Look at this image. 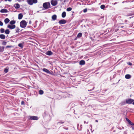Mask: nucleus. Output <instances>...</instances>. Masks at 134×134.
Masks as SVG:
<instances>
[{
    "label": "nucleus",
    "instance_id": "obj_26",
    "mask_svg": "<svg viewBox=\"0 0 134 134\" xmlns=\"http://www.w3.org/2000/svg\"><path fill=\"white\" fill-rule=\"evenodd\" d=\"M20 30V29L19 27H17L15 30L16 32H18Z\"/></svg>",
    "mask_w": 134,
    "mask_h": 134
},
{
    "label": "nucleus",
    "instance_id": "obj_28",
    "mask_svg": "<svg viewBox=\"0 0 134 134\" xmlns=\"http://www.w3.org/2000/svg\"><path fill=\"white\" fill-rule=\"evenodd\" d=\"M72 8L71 7H69L66 10L68 11H71L72 10Z\"/></svg>",
    "mask_w": 134,
    "mask_h": 134
},
{
    "label": "nucleus",
    "instance_id": "obj_20",
    "mask_svg": "<svg viewBox=\"0 0 134 134\" xmlns=\"http://www.w3.org/2000/svg\"><path fill=\"white\" fill-rule=\"evenodd\" d=\"M66 16V13L65 12H63L62 13V17L65 18Z\"/></svg>",
    "mask_w": 134,
    "mask_h": 134
},
{
    "label": "nucleus",
    "instance_id": "obj_40",
    "mask_svg": "<svg viewBox=\"0 0 134 134\" xmlns=\"http://www.w3.org/2000/svg\"><path fill=\"white\" fill-rule=\"evenodd\" d=\"M24 102L23 101H22L21 102V104H24Z\"/></svg>",
    "mask_w": 134,
    "mask_h": 134
},
{
    "label": "nucleus",
    "instance_id": "obj_4",
    "mask_svg": "<svg viewBox=\"0 0 134 134\" xmlns=\"http://www.w3.org/2000/svg\"><path fill=\"white\" fill-rule=\"evenodd\" d=\"M134 101V100L131 98L127 99L126 100V103L127 104H130L133 103V102Z\"/></svg>",
    "mask_w": 134,
    "mask_h": 134
},
{
    "label": "nucleus",
    "instance_id": "obj_21",
    "mask_svg": "<svg viewBox=\"0 0 134 134\" xmlns=\"http://www.w3.org/2000/svg\"><path fill=\"white\" fill-rule=\"evenodd\" d=\"M4 47L0 46V52H3L4 51Z\"/></svg>",
    "mask_w": 134,
    "mask_h": 134
},
{
    "label": "nucleus",
    "instance_id": "obj_24",
    "mask_svg": "<svg viewBox=\"0 0 134 134\" xmlns=\"http://www.w3.org/2000/svg\"><path fill=\"white\" fill-rule=\"evenodd\" d=\"M15 23V21L14 20H12L9 23L12 25H13Z\"/></svg>",
    "mask_w": 134,
    "mask_h": 134
},
{
    "label": "nucleus",
    "instance_id": "obj_18",
    "mask_svg": "<svg viewBox=\"0 0 134 134\" xmlns=\"http://www.w3.org/2000/svg\"><path fill=\"white\" fill-rule=\"evenodd\" d=\"M10 21V20L8 18H6L4 19V21L5 24H7Z\"/></svg>",
    "mask_w": 134,
    "mask_h": 134
},
{
    "label": "nucleus",
    "instance_id": "obj_38",
    "mask_svg": "<svg viewBox=\"0 0 134 134\" xmlns=\"http://www.w3.org/2000/svg\"><path fill=\"white\" fill-rule=\"evenodd\" d=\"M94 87H93V88L92 89H91V90H88V91H92V90H93L94 89Z\"/></svg>",
    "mask_w": 134,
    "mask_h": 134
},
{
    "label": "nucleus",
    "instance_id": "obj_44",
    "mask_svg": "<svg viewBox=\"0 0 134 134\" xmlns=\"http://www.w3.org/2000/svg\"><path fill=\"white\" fill-rule=\"evenodd\" d=\"M132 104H133V105H134V101L133 102Z\"/></svg>",
    "mask_w": 134,
    "mask_h": 134
},
{
    "label": "nucleus",
    "instance_id": "obj_29",
    "mask_svg": "<svg viewBox=\"0 0 134 134\" xmlns=\"http://www.w3.org/2000/svg\"><path fill=\"white\" fill-rule=\"evenodd\" d=\"M4 71L5 72V73H6L8 72V70L7 69L5 68L4 69Z\"/></svg>",
    "mask_w": 134,
    "mask_h": 134
},
{
    "label": "nucleus",
    "instance_id": "obj_37",
    "mask_svg": "<svg viewBox=\"0 0 134 134\" xmlns=\"http://www.w3.org/2000/svg\"><path fill=\"white\" fill-rule=\"evenodd\" d=\"M128 64L130 66H131L132 65V64L131 62H129L128 63Z\"/></svg>",
    "mask_w": 134,
    "mask_h": 134
},
{
    "label": "nucleus",
    "instance_id": "obj_2",
    "mask_svg": "<svg viewBox=\"0 0 134 134\" xmlns=\"http://www.w3.org/2000/svg\"><path fill=\"white\" fill-rule=\"evenodd\" d=\"M20 24L21 28H24L26 27L27 22L25 20H23L20 22Z\"/></svg>",
    "mask_w": 134,
    "mask_h": 134
},
{
    "label": "nucleus",
    "instance_id": "obj_33",
    "mask_svg": "<svg viewBox=\"0 0 134 134\" xmlns=\"http://www.w3.org/2000/svg\"><path fill=\"white\" fill-rule=\"evenodd\" d=\"M12 47V46H7L6 47V48H11Z\"/></svg>",
    "mask_w": 134,
    "mask_h": 134
},
{
    "label": "nucleus",
    "instance_id": "obj_13",
    "mask_svg": "<svg viewBox=\"0 0 134 134\" xmlns=\"http://www.w3.org/2000/svg\"><path fill=\"white\" fill-rule=\"evenodd\" d=\"M85 62L84 60H81L79 62V64L81 65H83L85 64Z\"/></svg>",
    "mask_w": 134,
    "mask_h": 134
},
{
    "label": "nucleus",
    "instance_id": "obj_8",
    "mask_svg": "<svg viewBox=\"0 0 134 134\" xmlns=\"http://www.w3.org/2000/svg\"><path fill=\"white\" fill-rule=\"evenodd\" d=\"M66 22V21L64 19L61 20L59 21V23L61 24H65Z\"/></svg>",
    "mask_w": 134,
    "mask_h": 134
},
{
    "label": "nucleus",
    "instance_id": "obj_6",
    "mask_svg": "<svg viewBox=\"0 0 134 134\" xmlns=\"http://www.w3.org/2000/svg\"><path fill=\"white\" fill-rule=\"evenodd\" d=\"M8 28L10 29H13L15 28L16 26L15 25H8L7 26Z\"/></svg>",
    "mask_w": 134,
    "mask_h": 134
},
{
    "label": "nucleus",
    "instance_id": "obj_17",
    "mask_svg": "<svg viewBox=\"0 0 134 134\" xmlns=\"http://www.w3.org/2000/svg\"><path fill=\"white\" fill-rule=\"evenodd\" d=\"M23 16V15L21 13L19 14H18V19H21Z\"/></svg>",
    "mask_w": 134,
    "mask_h": 134
},
{
    "label": "nucleus",
    "instance_id": "obj_35",
    "mask_svg": "<svg viewBox=\"0 0 134 134\" xmlns=\"http://www.w3.org/2000/svg\"><path fill=\"white\" fill-rule=\"evenodd\" d=\"M87 8H85L83 10V12L84 13L86 12H87Z\"/></svg>",
    "mask_w": 134,
    "mask_h": 134
},
{
    "label": "nucleus",
    "instance_id": "obj_19",
    "mask_svg": "<svg viewBox=\"0 0 134 134\" xmlns=\"http://www.w3.org/2000/svg\"><path fill=\"white\" fill-rule=\"evenodd\" d=\"M5 37V36L4 34L0 35V38L2 39H4Z\"/></svg>",
    "mask_w": 134,
    "mask_h": 134
},
{
    "label": "nucleus",
    "instance_id": "obj_30",
    "mask_svg": "<svg viewBox=\"0 0 134 134\" xmlns=\"http://www.w3.org/2000/svg\"><path fill=\"white\" fill-rule=\"evenodd\" d=\"M105 8V6L103 5H101L100 6V8L102 9H103Z\"/></svg>",
    "mask_w": 134,
    "mask_h": 134
},
{
    "label": "nucleus",
    "instance_id": "obj_32",
    "mask_svg": "<svg viewBox=\"0 0 134 134\" xmlns=\"http://www.w3.org/2000/svg\"><path fill=\"white\" fill-rule=\"evenodd\" d=\"M64 122H62V121H60V122H58L57 123V124H63L64 123Z\"/></svg>",
    "mask_w": 134,
    "mask_h": 134
},
{
    "label": "nucleus",
    "instance_id": "obj_11",
    "mask_svg": "<svg viewBox=\"0 0 134 134\" xmlns=\"http://www.w3.org/2000/svg\"><path fill=\"white\" fill-rule=\"evenodd\" d=\"M57 16L55 14L53 15L52 17V19L53 20H55L57 19Z\"/></svg>",
    "mask_w": 134,
    "mask_h": 134
},
{
    "label": "nucleus",
    "instance_id": "obj_1",
    "mask_svg": "<svg viewBox=\"0 0 134 134\" xmlns=\"http://www.w3.org/2000/svg\"><path fill=\"white\" fill-rule=\"evenodd\" d=\"M51 5L49 2H45L43 3V6L44 8L47 9L51 7Z\"/></svg>",
    "mask_w": 134,
    "mask_h": 134
},
{
    "label": "nucleus",
    "instance_id": "obj_15",
    "mask_svg": "<svg viewBox=\"0 0 134 134\" xmlns=\"http://www.w3.org/2000/svg\"><path fill=\"white\" fill-rule=\"evenodd\" d=\"M8 12V11L7 9H3L0 10V12L2 13H7Z\"/></svg>",
    "mask_w": 134,
    "mask_h": 134
},
{
    "label": "nucleus",
    "instance_id": "obj_23",
    "mask_svg": "<svg viewBox=\"0 0 134 134\" xmlns=\"http://www.w3.org/2000/svg\"><path fill=\"white\" fill-rule=\"evenodd\" d=\"M10 32V31L8 29H7L5 31V33L6 34H9Z\"/></svg>",
    "mask_w": 134,
    "mask_h": 134
},
{
    "label": "nucleus",
    "instance_id": "obj_27",
    "mask_svg": "<svg viewBox=\"0 0 134 134\" xmlns=\"http://www.w3.org/2000/svg\"><path fill=\"white\" fill-rule=\"evenodd\" d=\"M0 32L1 33H3L5 32L4 29L3 28H1L0 29Z\"/></svg>",
    "mask_w": 134,
    "mask_h": 134
},
{
    "label": "nucleus",
    "instance_id": "obj_7",
    "mask_svg": "<svg viewBox=\"0 0 134 134\" xmlns=\"http://www.w3.org/2000/svg\"><path fill=\"white\" fill-rule=\"evenodd\" d=\"M30 119L31 120H37L38 119V118L37 116H30Z\"/></svg>",
    "mask_w": 134,
    "mask_h": 134
},
{
    "label": "nucleus",
    "instance_id": "obj_46",
    "mask_svg": "<svg viewBox=\"0 0 134 134\" xmlns=\"http://www.w3.org/2000/svg\"><path fill=\"white\" fill-rule=\"evenodd\" d=\"M5 1H7L8 0H4Z\"/></svg>",
    "mask_w": 134,
    "mask_h": 134
},
{
    "label": "nucleus",
    "instance_id": "obj_16",
    "mask_svg": "<svg viewBox=\"0 0 134 134\" xmlns=\"http://www.w3.org/2000/svg\"><path fill=\"white\" fill-rule=\"evenodd\" d=\"M125 78L127 79H129L131 77V76L129 74H126L125 75Z\"/></svg>",
    "mask_w": 134,
    "mask_h": 134
},
{
    "label": "nucleus",
    "instance_id": "obj_5",
    "mask_svg": "<svg viewBox=\"0 0 134 134\" xmlns=\"http://www.w3.org/2000/svg\"><path fill=\"white\" fill-rule=\"evenodd\" d=\"M51 4L53 6L56 5L58 3L57 1L56 0H52L51 1Z\"/></svg>",
    "mask_w": 134,
    "mask_h": 134
},
{
    "label": "nucleus",
    "instance_id": "obj_36",
    "mask_svg": "<svg viewBox=\"0 0 134 134\" xmlns=\"http://www.w3.org/2000/svg\"><path fill=\"white\" fill-rule=\"evenodd\" d=\"M3 25V23L1 21H0V25L1 26H2Z\"/></svg>",
    "mask_w": 134,
    "mask_h": 134
},
{
    "label": "nucleus",
    "instance_id": "obj_34",
    "mask_svg": "<svg viewBox=\"0 0 134 134\" xmlns=\"http://www.w3.org/2000/svg\"><path fill=\"white\" fill-rule=\"evenodd\" d=\"M18 46L20 47H23V46H22V44L21 43H19L18 44Z\"/></svg>",
    "mask_w": 134,
    "mask_h": 134
},
{
    "label": "nucleus",
    "instance_id": "obj_43",
    "mask_svg": "<svg viewBox=\"0 0 134 134\" xmlns=\"http://www.w3.org/2000/svg\"><path fill=\"white\" fill-rule=\"evenodd\" d=\"M95 121L96 122H98V120H96Z\"/></svg>",
    "mask_w": 134,
    "mask_h": 134
},
{
    "label": "nucleus",
    "instance_id": "obj_42",
    "mask_svg": "<svg viewBox=\"0 0 134 134\" xmlns=\"http://www.w3.org/2000/svg\"><path fill=\"white\" fill-rule=\"evenodd\" d=\"M124 27V26H121L120 27H121V28H122L123 27Z\"/></svg>",
    "mask_w": 134,
    "mask_h": 134
},
{
    "label": "nucleus",
    "instance_id": "obj_12",
    "mask_svg": "<svg viewBox=\"0 0 134 134\" xmlns=\"http://www.w3.org/2000/svg\"><path fill=\"white\" fill-rule=\"evenodd\" d=\"M126 120L129 122V124L132 125H134V124L131 122V121L128 118L126 119Z\"/></svg>",
    "mask_w": 134,
    "mask_h": 134
},
{
    "label": "nucleus",
    "instance_id": "obj_14",
    "mask_svg": "<svg viewBox=\"0 0 134 134\" xmlns=\"http://www.w3.org/2000/svg\"><path fill=\"white\" fill-rule=\"evenodd\" d=\"M52 54V52L50 51H48L46 53V54L47 55H51Z\"/></svg>",
    "mask_w": 134,
    "mask_h": 134
},
{
    "label": "nucleus",
    "instance_id": "obj_22",
    "mask_svg": "<svg viewBox=\"0 0 134 134\" xmlns=\"http://www.w3.org/2000/svg\"><path fill=\"white\" fill-rule=\"evenodd\" d=\"M82 34L80 32L77 35V37L78 38H80L82 37Z\"/></svg>",
    "mask_w": 134,
    "mask_h": 134
},
{
    "label": "nucleus",
    "instance_id": "obj_31",
    "mask_svg": "<svg viewBox=\"0 0 134 134\" xmlns=\"http://www.w3.org/2000/svg\"><path fill=\"white\" fill-rule=\"evenodd\" d=\"M7 42L5 41H3L2 42V44L3 45H6Z\"/></svg>",
    "mask_w": 134,
    "mask_h": 134
},
{
    "label": "nucleus",
    "instance_id": "obj_9",
    "mask_svg": "<svg viewBox=\"0 0 134 134\" xmlns=\"http://www.w3.org/2000/svg\"><path fill=\"white\" fill-rule=\"evenodd\" d=\"M43 71L46 72L47 73L51 74V72L48 69L46 68L43 69Z\"/></svg>",
    "mask_w": 134,
    "mask_h": 134
},
{
    "label": "nucleus",
    "instance_id": "obj_41",
    "mask_svg": "<svg viewBox=\"0 0 134 134\" xmlns=\"http://www.w3.org/2000/svg\"><path fill=\"white\" fill-rule=\"evenodd\" d=\"M131 127L132 128V130H134V127L131 126Z\"/></svg>",
    "mask_w": 134,
    "mask_h": 134
},
{
    "label": "nucleus",
    "instance_id": "obj_25",
    "mask_svg": "<svg viewBox=\"0 0 134 134\" xmlns=\"http://www.w3.org/2000/svg\"><path fill=\"white\" fill-rule=\"evenodd\" d=\"M44 92L43 91L41 90H40L39 91V94L42 95L43 94Z\"/></svg>",
    "mask_w": 134,
    "mask_h": 134
},
{
    "label": "nucleus",
    "instance_id": "obj_10",
    "mask_svg": "<svg viewBox=\"0 0 134 134\" xmlns=\"http://www.w3.org/2000/svg\"><path fill=\"white\" fill-rule=\"evenodd\" d=\"M14 7L15 9H18L20 7V6L19 4L16 3L14 4Z\"/></svg>",
    "mask_w": 134,
    "mask_h": 134
},
{
    "label": "nucleus",
    "instance_id": "obj_39",
    "mask_svg": "<svg viewBox=\"0 0 134 134\" xmlns=\"http://www.w3.org/2000/svg\"><path fill=\"white\" fill-rule=\"evenodd\" d=\"M31 23H32L31 21V20H30L29 22V24H31Z\"/></svg>",
    "mask_w": 134,
    "mask_h": 134
},
{
    "label": "nucleus",
    "instance_id": "obj_45",
    "mask_svg": "<svg viewBox=\"0 0 134 134\" xmlns=\"http://www.w3.org/2000/svg\"><path fill=\"white\" fill-rule=\"evenodd\" d=\"M12 0H8L9 1H11Z\"/></svg>",
    "mask_w": 134,
    "mask_h": 134
},
{
    "label": "nucleus",
    "instance_id": "obj_3",
    "mask_svg": "<svg viewBox=\"0 0 134 134\" xmlns=\"http://www.w3.org/2000/svg\"><path fill=\"white\" fill-rule=\"evenodd\" d=\"M28 4L30 5H33L34 3H36L37 2V0H27Z\"/></svg>",
    "mask_w": 134,
    "mask_h": 134
}]
</instances>
